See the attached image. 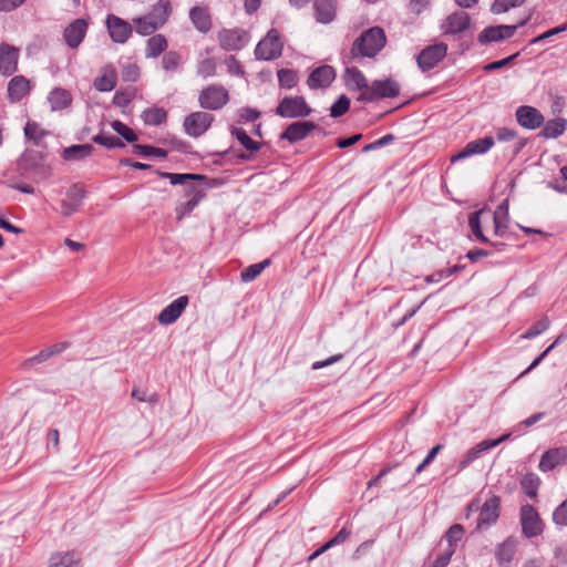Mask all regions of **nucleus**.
<instances>
[{
  "label": "nucleus",
  "mask_w": 567,
  "mask_h": 567,
  "mask_svg": "<svg viewBox=\"0 0 567 567\" xmlns=\"http://www.w3.org/2000/svg\"><path fill=\"white\" fill-rule=\"evenodd\" d=\"M549 319L547 317L542 318L537 321L533 327H530L526 332H524L520 338L522 339H533L545 332L549 328Z\"/></svg>",
  "instance_id": "nucleus-51"
},
{
  "label": "nucleus",
  "mask_w": 567,
  "mask_h": 567,
  "mask_svg": "<svg viewBox=\"0 0 567 567\" xmlns=\"http://www.w3.org/2000/svg\"><path fill=\"white\" fill-rule=\"evenodd\" d=\"M470 24V17L464 11H458L450 14L442 23V30L445 34H456L465 29Z\"/></svg>",
  "instance_id": "nucleus-23"
},
{
  "label": "nucleus",
  "mask_w": 567,
  "mask_h": 567,
  "mask_svg": "<svg viewBox=\"0 0 567 567\" xmlns=\"http://www.w3.org/2000/svg\"><path fill=\"white\" fill-rule=\"evenodd\" d=\"M311 111L302 96H286L276 107V114L285 118L306 117Z\"/></svg>",
  "instance_id": "nucleus-4"
},
{
  "label": "nucleus",
  "mask_w": 567,
  "mask_h": 567,
  "mask_svg": "<svg viewBox=\"0 0 567 567\" xmlns=\"http://www.w3.org/2000/svg\"><path fill=\"white\" fill-rule=\"evenodd\" d=\"M350 106V100L346 95H341L330 107V115L339 117L343 115Z\"/></svg>",
  "instance_id": "nucleus-54"
},
{
  "label": "nucleus",
  "mask_w": 567,
  "mask_h": 567,
  "mask_svg": "<svg viewBox=\"0 0 567 567\" xmlns=\"http://www.w3.org/2000/svg\"><path fill=\"white\" fill-rule=\"evenodd\" d=\"M45 134V131L35 122H28L24 126L25 137L32 140L35 144H39Z\"/></svg>",
  "instance_id": "nucleus-49"
},
{
  "label": "nucleus",
  "mask_w": 567,
  "mask_h": 567,
  "mask_svg": "<svg viewBox=\"0 0 567 567\" xmlns=\"http://www.w3.org/2000/svg\"><path fill=\"white\" fill-rule=\"evenodd\" d=\"M400 94V84L393 79L375 80L358 96V101L369 103L378 99H392Z\"/></svg>",
  "instance_id": "nucleus-3"
},
{
  "label": "nucleus",
  "mask_w": 567,
  "mask_h": 567,
  "mask_svg": "<svg viewBox=\"0 0 567 567\" xmlns=\"http://www.w3.org/2000/svg\"><path fill=\"white\" fill-rule=\"evenodd\" d=\"M447 53L445 43H435L424 48L417 55V65L422 71H429L437 65Z\"/></svg>",
  "instance_id": "nucleus-9"
},
{
  "label": "nucleus",
  "mask_w": 567,
  "mask_h": 567,
  "mask_svg": "<svg viewBox=\"0 0 567 567\" xmlns=\"http://www.w3.org/2000/svg\"><path fill=\"white\" fill-rule=\"evenodd\" d=\"M216 72V62L214 59L208 58L200 61L197 65V74L204 79L213 76Z\"/></svg>",
  "instance_id": "nucleus-53"
},
{
  "label": "nucleus",
  "mask_w": 567,
  "mask_h": 567,
  "mask_svg": "<svg viewBox=\"0 0 567 567\" xmlns=\"http://www.w3.org/2000/svg\"><path fill=\"white\" fill-rule=\"evenodd\" d=\"M89 23L85 19H76L69 23L63 32V38L69 48H78L86 35Z\"/></svg>",
  "instance_id": "nucleus-16"
},
{
  "label": "nucleus",
  "mask_w": 567,
  "mask_h": 567,
  "mask_svg": "<svg viewBox=\"0 0 567 567\" xmlns=\"http://www.w3.org/2000/svg\"><path fill=\"white\" fill-rule=\"evenodd\" d=\"M501 513V498L497 495L489 496L480 508L476 528L480 530L488 529L494 525Z\"/></svg>",
  "instance_id": "nucleus-7"
},
{
  "label": "nucleus",
  "mask_w": 567,
  "mask_h": 567,
  "mask_svg": "<svg viewBox=\"0 0 567 567\" xmlns=\"http://www.w3.org/2000/svg\"><path fill=\"white\" fill-rule=\"evenodd\" d=\"M334 79V69L330 65H321L310 73L307 84L311 90L324 89L328 87Z\"/></svg>",
  "instance_id": "nucleus-20"
},
{
  "label": "nucleus",
  "mask_w": 567,
  "mask_h": 567,
  "mask_svg": "<svg viewBox=\"0 0 567 567\" xmlns=\"http://www.w3.org/2000/svg\"><path fill=\"white\" fill-rule=\"evenodd\" d=\"M229 101L228 91L221 85L205 87L198 97L199 105L206 110H220Z\"/></svg>",
  "instance_id": "nucleus-5"
},
{
  "label": "nucleus",
  "mask_w": 567,
  "mask_h": 567,
  "mask_svg": "<svg viewBox=\"0 0 567 567\" xmlns=\"http://www.w3.org/2000/svg\"><path fill=\"white\" fill-rule=\"evenodd\" d=\"M20 50L8 43L0 44V73L11 75L18 69Z\"/></svg>",
  "instance_id": "nucleus-19"
},
{
  "label": "nucleus",
  "mask_w": 567,
  "mask_h": 567,
  "mask_svg": "<svg viewBox=\"0 0 567 567\" xmlns=\"http://www.w3.org/2000/svg\"><path fill=\"white\" fill-rule=\"evenodd\" d=\"M146 125H161L167 118V113L163 107L153 106L143 111L141 115Z\"/></svg>",
  "instance_id": "nucleus-37"
},
{
  "label": "nucleus",
  "mask_w": 567,
  "mask_h": 567,
  "mask_svg": "<svg viewBox=\"0 0 567 567\" xmlns=\"http://www.w3.org/2000/svg\"><path fill=\"white\" fill-rule=\"evenodd\" d=\"M31 90V82L23 75L13 76L8 83V99L16 103L21 101Z\"/></svg>",
  "instance_id": "nucleus-22"
},
{
  "label": "nucleus",
  "mask_w": 567,
  "mask_h": 567,
  "mask_svg": "<svg viewBox=\"0 0 567 567\" xmlns=\"http://www.w3.org/2000/svg\"><path fill=\"white\" fill-rule=\"evenodd\" d=\"M48 102L52 111H60L68 107L72 102L71 93L62 87L53 89L48 95Z\"/></svg>",
  "instance_id": "nucleus-29"
},
{
  "label": "nucleus",
  "mask_w": 567,
  "mask_h": 567,
  "mask_svg": "<svg viewBox=\"0 0 567 567\" xmlns=\"http://www.w3.org/2000/svg\"><path fill=\"white\" fill-rule=\"evenodd\" d=\"M133 150L136 154L143 155V156H156L165 158L167 156V152L163 148L150 146V145H141L135 144L133 146Z\"/></svg>",
  "instance_id": "nucleus-52"
},
{
  "label": "nucleus",
  "mask_w": 567,
  "mask_h": 567,
  "mask_svg": "<svg viewBox=\"0 0 567 567\" xmlns=\"http://www.w3.org/2000/svg\"><path fill=\"white\" fill-rule=\"evenodd\" d=\"M441 449H442V445H440V444L433 446L429 451V453L425 456V458L417 465V467L415 468V472L417 474H420L430 463H432V461L435 458V456L441 451Z\"/></svg>",
  "instance_id": "nucleus-58"
},
{
  "label": "nucleus",
  "mask_w": 567,
  "mask_h": 567,
  "mask_svg": "<svg viewBox=\"0 0 567 567\" xmlns=\"http://www.w3.org/2000/svg\"><path fill=\"white\" fill-rule=\"evenodd\" d=\"M350 536V530L342 528L338 534L326 543V548H332L337 545L342 544Z\"/></svg>",
  "instance_id": "nucleus-61"
},
{
  "label": "nucleus",
  "mask_w": 567,
  "mask_h": 567,
  "mask_svg": "<svg viewBox=\"0 0 567 567\" xmlns=\"http://www.w3.org/2000/svg\"><path fill=\"white\" fill-rule=\"evenodd\" d=\"M566 29H567V24L566 23H564V24H561L559 27L553 28V29L542 33L540 35L534 38L532 40V43H538V42H540L543 40H546V39H548L550 37H554L556 34H559V33L564 32Z\"/></svg>",
  "instance_id": "nucleus-62"
},
{
  "label": "nucleus",
  "mask_w": 567,
  "mask_h": 567,
  "mask_svg": "<svg viewBox=\"0 0 567 567\" xmlns=\"http://www.w3.org/2000/svg\"><path fill=\"white\" fill-rule=\"evenodd\" d=\"M491 223L493 224L495 236L502 237L506 233L509 223L508 199H504L494 213L482 208L468 217L472 233L482 243H488V238L484 235L483 229Z\"/></svg>",
  "instance_id": "nucleus-1"
},
{
  "label": "nucleus",
  "mask_w": 567,
  "mask_h": 567,
  "mask_svg": "<svg viewBox=\"0 0 567 567\" xmlns=\"http://www.w3.org/2000/svg\"><path fill=\"white\" fill-rule=\"evenodd\" d=\"M454 554V548H446L440 554L430 567H446Z\"/></svg>",
  "instance_id": "nucleus-59"
},
{
  "label": "nucleus",
  "mask_w": 567,
  "mask_h": 567,
  "mask_svg": "<svg viewBox=\"0 0 567 567\" xmlns=\"http://www.w3.org/2000/svg\"><path fill=\"white\" fill-rule=\"evenodd\" d=\"M463 533L464 529L461 525L455 524L451 526L445 535L446 542L449 543L447 548H454V545L462 538Z\"/></svg>",
  "instance_id": "nucleus-57"
},
{
  "label": "nucleus",
  "mask_w": 567,
  "mask_h": 567,
  "mask_svg": "<svg viewBox=\"0 0 567 567\" xmlns=\"http://www.w3.org/2000/svg\"><path fill=\"white\" fill-rule=\"evenodd\" d=\"M386 38L383 29L379 27L364 31L353 43L352 54L373 58L385 45Z\"/></svg>",
  "instance_id": "nucleus-2"
},
{
  "label": "nucleus",
  "mask_w": 567,
  "mask_h": 567,
  "mask_svg": "<svg viewBox=\"0 0 567 567\" xmlns=\"http://www.w3.org/2000/svg\"><path fill=\"white\" fill-rule=\"evenodd\" d=\"M553 522L557 526H567V498L553 512Z\"/></svg>",
  "instance_id": "nucleus-56"
},
{
  "label": "nucleus",
  "mask_w": 567,
  "mask_h": 567,
  "mask_svg": "<svg viewBox=\"0 0 567 567\" xmlns=\"http://www.w3.org/2000/svg\"><path fill=\"white\" fill-rule=\"evenodd\" d=\"M182 65V56L176 51H168L162 58V68L166 72L177 71Z\"/></svg>",
  "instance_id": "nucleus-42"
},
{
  "label": "nucleus",
  "mask_w": 567,
  "mask_h": 567,
  "mask_svg": "<svg viewBox=\"0 0 567 567\" xmlns=\"http://www.w3.org/2000/svg\"><path fill=\"white\" fill-rule=\"evenodd\" d=\"M140 75V70L135 64L126 65L122 71V76L125 81L134 82Z\"/></svg>",
  "instance_id": "nucleus-63"
},
{
  "label": "nucleus",
  "mask_w": 567,
  "mask_h": 567,
  "mask_svg": "<svg viewBox=\"0 0 567 567\" xmlns=\"http://www.w3.org/2000/svg\"><path fill=\"white\" fill-rule=\"evenodd\" d=\"M316 127L312 122H293L281 134V138L296 143L307 137Z\"/></svg>",
  "instance_id": "nucleus-24"
},
{
  "label": "nucleus",
  "mask_w": 567,
  "mask_h": 567,
  "mask_svg": "<svg viewBox=\"0 0 567 567\" xmlns=\"http://www.w3.org/2000/svg\"><path fill=\"white\" fill-rule=\"evenodd\" d=\"M495 142L492 136H485L483 138L474 140L466 144V146L456 155L452 157V161L466 158L476 154H485L488 152Z\"/></svg>",
  "instance_id": "nucleus-21"
},
{
  "label": "nucleus",
  "mask_w": 567,
  "mask_h": 567,
  "mask_svg": "<svg viewBox=\"0 0 567 567\" xmlns=\"http://www.w3.org/2000/svg\"><path fill=\"white\" fill-rule=\"evenodd\" d=\"M171 11L172 9L168 0H158L148 14L159 27H162L166 22Z\"/></svg>",
  "instance_id": "nucleus-38"
},
{
  "label": "nucleus",
  "mask_w": 567,
  "mask_h": 567,
  "mask_svg": "<svg viewBox=\"0 0 567 567\" xmlns=\"http://www.w3.org/2000/svg\"><path fill=\"white\" fill-rule=\"evenodd\" d=\"M167 40L163 34H155L146 41L145 58L155 59L167 49Z\"/></svg>",
  "instance_id": "nucleus-32"
},
{
  "label": "nucleus",
  "mask_w": 567,
  "mask_h": 567,
  "mask_svg": "<svg viewBox=\"0 0 567 567\" xmlns=\"http://www.w3.org/2000/svg\"><path fill=\"white\" fill-rule=\"evenodd\" d=\"M111 127L126 142L134 143L135 141H137V135L135 134V132L121 121H113L111 123Z\"/></svg>",
  "instance_id": "nucleus-50"
},
{
  "label": "nucleus",
  "mask_w": 567,
  "mask_h": 567,
  "mask_svg": "<svg viewBox=\"0 0 567 567\" xmlns=\"http://www.w3.org/2000/svg\"><path fill=\"white\" fill-rule=\"evenodd\" d=\"M279 85L285 89H292L298 83V74L293 70L281 69L277 72Z\"/></svg>",
  "instance_id": "nucleus-45"
},
{
  "label": "nucleus",
  "mask_w": 567,
  "mask_h": 567,
  "mask_svg": "<svg viewBox=\"0 0 567 567\" xmlns=\"http://www.w3.org/2000/svg\"><path fill=\"white\" fill-rule=\"evenodd\" d=\"M269 264H270V261L266 259V260H264L261 262L248 266L240 274L241 280L244 282L252 281L254 279H256L264 271V269L266 267L269 266Z\"/></svg>",
  "instance_id": "nucleus-41"
},
{
  "label": "nucleus",
  "mask_w": 567,
  "mask_h": 567,
  "mask_svg": "<svg viewBox=\"0 0 567 567\" xmlns=\"http://www.w3.org/2000/svg\"><path fill=\"white\" fill-rule=\"evenodd\" d=\"M567 460V449L556 447L546 451L539 462V470L548 472L555 468L557 465L565 463Z\"/></svg>",
  "instance_id": "nucleus-25"
},
{
  "label": "nucleus",
  "mask_w": 567,
  "mask_h": 567,
  "mask_svg": "<svg viewBox=\"0 0 567 567\" xmlns=\"http://www.w3.org/2000/svg\"><path fill=\"white\" fill-rule=\"evenodd\" d=\"M316 19L320 23H329L336 17L334 0H316L315 2Z\"/></svg>",
  "instance_id": "nucleus-30"
},
{
  "label": "nucleus",
  "mask_w": 567,
  "mask_h": 567,
  "mask_svg": "<svg viewBox=\"0 0 567 567\" xmlns=\"http://www.w3.org/2000/svg\"><path fill=\"white\" fill-rule=\"evenodd\" d=\"M517 123L527 130H536L544 124L542 113L529 105L519 106L515 112Z\"/></svg>",
  "instance_id": "nucleus-17"
},
{
  "label": "nucleus",
  "mask_w": 567,
  "mask_h": 567,
  "mask_svg": "<svg viewBox=\"0 0 567 567\" xmlns=\"http://www.w3.org/2000/svg\"><path fill=\"white\" fill-rule=\"evenodd\" d=\"M566 338L565 334H560L556 338V340L546 349L544 350L533 362L532 364L522 373V375L528 373L533 369H535L546 357L547 354L557 346L564 339Z\"/></svg>",
  "instance_id": "nucleus-55"
},
{
  "label": "nucleus",
  "mask_w": 567,
  "mask_h": 567,
  "mask_svg": "<svg viewBox=\"0 0 567 567\" xmlns=\"http://www.w3.org/2000/svg\"><path fill=\"white\" fill-rule=\"evenodd\" d=\"M566 128V121L564 118H555L548 121L543 131L542 134L546 138H555L564 133Z\"/></svg>",
  "instance_id": "nucleus-40"
},
{
  "label": "nucleus",
  "mask_w": 567,
  "mask_h": 567,
  "mask_svg": "<svg viewBox=\"0 0 567 567\" xmlns=\"http://www.w3.org/2000/svg\"><path fill=\"white\" fill-rule=\"evenodd\" d=\"M106 27L111 39L116 43H125L132 34V27L115 14H109Z\"/></svg>",
  "instance_id": "nucleus-15"
},
{
  "label": "nucleus",
  "mask_w": 567,
  "mask_h": 567,
  "mask_svg": "<svg viewBox=\"0 0 567 567\" xmlns=\"http://www.w3.org/2000/svg\"><path fill=\"white\" fill-rule=\"evenodd\" d=\"M159 176L162 178L169 179V183L172 185H182L185 189V196L186 198H192L190 192L192 190H203L204 187L195 185V181L202 182L205 179L204 175L199 174H176V173H159Z\"/></svg>",
  "instance_id": "nucleus-13"
},
{
  "label": "nucleus",
  "mask_w": 567,
  "mask_h": 567,
  "mask_svg": "<svg viewBox=\"0 0 567 567\" xmlns=\"http://www.w3.org/2000/svg\"><path fill=\"white\" fill-rule=\"evenodd\" d=\"M192 198H187L186 202L181 203L176 207V218L178 220L183 219L186 215H188L202 200L205 193L203 190H192Z\"/></svg>",
  "instance_id": "nucleus-34"
},
{
  "label": "nucleus",
  "mask_w": 567,
  "mask_h": 567,
  "mask_svg": "<svg viewBox=\"0 0 567 567\" xmlns=\"http://www.w3.org/2000/svg\"><path fill=\"white\" fill-rule=\"evenodd\" d=\"M92 141L96 144H100L106 148H120L124 147L125 144L113 135H107L104 133H100L93 136Z\"/></svg>",
  "instance_id": "nucleus-47"
},
{
  "label": "nucleus",
  "mask_w": 567,
  "mask_h": 567,
  "mask_svg": "<svg viewBox=\"0 0 567 567\" xmlns=\"http://www.w3.org/2000/svg\"><path fill=\"white\" fill-rule=\"evenodd\" d=\"M520 524L526 537H535L543 532V522L537 511L529 504L520 507Z\"/></svg>",
  "instance_id": "nucleus-11"
},
{
  "label": "nucleus",
  "mask_w": 567,
  "mask_h": 567,
  "mask_svg": "<svg viewBox=\"0 0 567 567\" xmlns=\"http://www.w3.org/2000/svg\"><path fill=\"white\" fill-rule=\"evenodd\" d=\"M532 18V13L525 17L517 25H496L485 28L478 35V41L483 44L508 39L514 35L518 27L525 25Z\"/></svg>",
  "instance_id": "nucleus-8"
},
{
  "label": "nucleus",
  "mask_w": 567,
  "mask_h": 567,
  "mask_svg": "<svg viewBox=\"0 0 567 567\" xmlns=\"http://www.w3.org/2000/svg\"><path fill=\"white\" fill-rule=\"evenodd\" d=\"M488 450L489 447L486 444L485 440L467 450L458 463V471L465 470L471 463L477 460L483 452H486Z\"/></svg>",
  "instance_id": "nucleus-35"
},
{
  "label": "nucleus",
  "mask_w": 567,
  "mask_h": 567,
  "mask_svg": "<svg viewBox=\"0 0 567 567\" xmlns=\"http://www.w3.org/2000/svg\"><path fill=\"white\" fill-rule=\"evenodd\" d=\"M45 567H81V557L75 551L53 553Z\"/></svg>",
  "instance_id": "nucleus-26"
},
{
  "label": "nucleus",
  "mask_w": 567,
  "mask_h": 567,
  "mask_svg": "<svg viewBox=\"0 0 567 567\" xmlns=\"http://www.w3.org/2000/svg\"><path fill=\"white\" fill-rule=\"evenodd\" d=\"M526 0H494L491 11L494 14H501L509 11L511 9L520 7Z\"/></svg>",
  "instance_id": "nucleus-46"
},
{
  "label": "nucleus",
  "mask_w": 567,
  "mask_h": 567,
  "mask_svg": "<svg viewBox=\"0 0 567 567\" xmlns=\"http://www.w3.org/2000/svg\"><path fill=\"white\" fill-rule=\"evenodd\" d=\"M116 71L112 66H106L102 70L100 76L94 80V87L100 92H110L116 85Z\"/></svg>",
  "instance_id": "nucleus-31"
},
{
  "label": "nucleus",
  "mask_w": 567,
  "mask_h": 567,
  "mask_svg": "<svg viewBox=\"0 0 567 567\" xmlns=\"http://www.w3.org/2000/svg\"><path fill=\"white\" fill-rule=\"evenodd\" d=\"M189 19L194 27L203 33H206L212 28L210 14L205 7H194L189 11Z\"/></svg>",
  "instance_id": "nucleus-27"
},
{
  "label": "nucleus",
  "mask_w": 567,
  "mask_h": 567,
  "mask_svg": "<svg viewBox=\"0 0 567 567\" xmlns=\"http://www.w3.org/2000/svg\"><path fill=\"white\" fill-rule=\"evenodd\" d=\"M133 22L136 25V32L141 35H150L159 28L150 14L136 18Z\"/></svg>",
  "instance_id": "nucleus-39"
},
{
  "label": "nucleus",
  "mask_w": 567,
  "mask_h": 567,
  "mask_svg": "<svg viewBox=\"0 0 567 567\" xmlns=\"http://www.w3.org/2000/svg\"><path fill=\"white\" fill-rule=\"evenodd\" d=\"M85 195L86 192L82 186L78 184L71 186L66 190L65 197L61 200V215L64 217H70L76 213L82 206Z\"/></svg>",
  "instance_id": "nucleus-12"
},
{
  "label": "nucleus",
  "mask_w": 567,
  "mask_h": 567,
  "mask_svg": "<svg viewBox=\"0 0 567 567\" xmlns=\"http://www.w3.org/2000/svg\"><path fill=\"white\" fill-rule=\"evenodd\" d=\"M61 351L59 346H54L52 348L40 351L38 354L27 359L23 362V367L33 365L37 363H42L50 359L53 354L59 353Z\"/></svg>",
  "instance_id": "nucleus-48"
},
{
  "label": "nucleus",
  "mask_w": 567,
  "mask_h": 567,
  "mask_svg": "<svg viewBox=\"0 0 567 567\" xmlns=\"http://www.w3.org/2000/svg\"><path fill=\"white\" fill-rule=\"evenodd\" d=\"M343 79L347 87L351 91L362 92L370 86L363 73L354 66L346 69Z\"/></svg>",
  "instance_id": "nucleus-28"
},
{
  "label": "nucleus",
  "mask_w": 567,
  "mask_h": 567,
  "mask_svg": "<svg viewBox=\"0 0 567 567\" xmlns=\"http://www.w3.org/2000/svg\"><path fill=\"white\" fill-rule=\"evenodd\" d=\"M233 136H235L238 142L249 152H256L259 150L260 144L250 138V136L241 128L235 127L231 131Z\"/></svg>",
  "instance_id": "nucleus-44"
},
{
  "label": "nucleus",
  "mask_w": 567,
  "mask_h": 567,
  "mask_svg": "<svg viewBox=\"0 0 567 567\" xmlns=\"http://www.w3.org/2000/svg\"><path fill=\"white\" fill-rule=\"evenodd\" d=\"M499 142H509L516 137V131L507 127H501L496 132Z\"/></svg>",
  "instance_id": "nucleus-64"
},
{
  "label": "nucleus",
  "mask_w": 567,
  "mask_h": 567,
  "mask_svg": "<svg viewBox=\"0 0 567 567\" xmlns=\"http://www.w3.org/2000/svg\"><path fill=\"white\" fill-rule=\"evenodd\" d=\"M189 299L187 296H181L168 306H166L157 316V320L163 326L174 323L184 312L188 306Z\"/></svg>",
  "instance_id": "nucleus-18"
},
{
  "label": "nucleus",
  "mask_w": 567,
  "mask_h": 567,
  "mask_svg": "<svg viewBox=\"0 0 567 567\" xmlns=\"http://www.w3.org/2000/svg\"><path fill=\"white\" fill-rule=\"evenodd\" d=\"M214 117L206 112H194L187 115L184 120V130L187 135L192 137H199L212 125Z\"/></svg>",
  "instance_id": "nucleus-10"
},
{
  "label": "nucleus",
  "mask_w": 567,
  "mask_h": 567,
  "mask_svg": "<svg viewBox=\"0 0 567 567\" xmlns=\"http://www.w3.org/2000/svg\"><path fill=\"white\" fill-rule=\"evenodd\" d=\"M218 40L225 50L236 51L243 49L248 43L249 37L241 29H231L219 32Z\"/></svg>",
  "instance_id": "nucleus-14"
},
{
  "label": "nucleus",
  "mask_w": 567,
  "mask_h": 567,
  "mask_svg": "<svg viewBox=\"0 0 567 567\" xmlns=\"http://www.w3.org/2000/svg\"><path fill=\"white\" fill-rule=\"evenodd\" d=\"M516 551V540L512 537L504 540L498 545L496 549V559L498 564L506 565L509 564Z\"/></svg>",
  "instance_id": "nucleus-33"
},
{
  "label": "nucleus",
  "mask_w": 567,
  "mask_h": 567,
  "mask_svg": "<svg viewBox=\"0 0 567 567\" xmlns=\"http://www.w3.org/2000/svg\"><path fill=\"white\" fill-rule=\"evenodd\" d=\"M282 43L277 30L271 29L267 35L259 41L256 47V58L264 61H270L281 55Z\"/></svg>",
  "instance_id": "nucleus-6"
},
{
  "label": "nucleus",
  "mask_w": 567,
  "mask_h": 567,
  "mask_svg": "<svg viewBox=\"0 0 567 567\" xmlns=\"http://www.w3.org/2000/svg\"><path fill=\"white\" fill-rule=\"evenodd\" d=\"M225 64L227 66L228 73L231 75H241L244 73L241 64L233 55L225 60Z\"/></svg>",
  "instance_id": "nucleus-60"
},
{
  "label": "nucleus",
  "mask_w": 567,
  "mask_h": 567,
  "mask_svg": "<svg viewBox=\"0 0 567 567\" xmlns=\"http://www.w3.org/2000/svg\"><path fill=\"white\" fill-rule=\"evenodd\" d=\"M93 153L91 144L72 145L63 151V158L66 161H79L89 157Z\"/></svg>",
  "instance_id": "nucleus-36"
},
{
  "label": "nucleus",
  "mask_w": 567,
  "mask_h": 567,
  "mask_svg": "<svg viewBox=\"0 0 567 567\" xmlns=\"http://www.w3.org/2000/svg\"><path fill=\"white\" fill-rule=\"evenodd\" d=\"M520 485H522V489L524 491V493L528 497L534 498V497H536L537 492H538L539 478L535 474H526L523 477Z\"/></svg>",
  "instance_id": "nucleus-43"
}]
</instances>
